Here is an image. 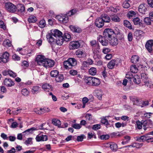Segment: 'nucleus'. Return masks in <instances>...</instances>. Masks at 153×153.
<instances>
[{"label": "nucleus", "instance_id": "obj_29", "mask_svg": "<svg viewBox=\"0 0 153 153\" xmlns=\"http://www.w3.org/2000/svg\"><path fill=\"white\" fill-rule=\"evenodd\" d=\"M139 58L137 55H134L131 58V61L133 64H137L139 61Z\"/></svg>", "mask_w": 153, "mask_h": 153}, {"label": "nucleus", "instance_id": "obj_17", "mask_svg": "<svg viewBox=\"0 0 153 153\" xmlns=\"http://www.w3.org/2000/svg\"><path fill=\"white\" fill-rule=\"evenodd\" d=\"M36 139L38 142L46 141L48 140V137L46 135L40 134L36 136Z\"/></svg>", "mask_w": 153, "mask_h": 153}, {"label": "nucleus", "instance_id": "obj_7", "mask_svg": "<svg viewBox=\"0 0 153 153\" xmlns=\"http://www.w3.org/2000/svg\"><path fill=\"white\" fill-rule=\"evenodd\" d=\"M97 40L103 46H106L108 44V39L103 36H99L97 38Z\"/></svg>", "mask_w": 153, "mask_h": 153}, {"label": "nucleus", "instance_id": "obj_32", "mask_svg": "<svg viewBox=\"0 0 153 153\" xmlns=\"http://www.w3.org/2000/svg\"><path fill=\"white\" fill-rule=\"evenodd\" d=\"M135 33L137 36L140 38L143 36L145 34V33L143 31L140 30H136Z\"/></svg>", "mask_w": 153, "mask_h": 153}, {"label": "nucleus", "instance_id": "obj_20", "mask_svg": "<svg viewBox=\"0 0 153 153\" xmlns=\"http://www.w3.org/2000/svg\"><path fill=\"white\" fill-rule=\"evenodd\" d=\"M69 28L73 32L75 33H79L82 31L81 28L77 26L71 25L69 26Z\"/></svg>", "mask_w": 153, "mask_h": 153}, {"label": "nucleus", "instance_id": "obj_12", "mask_svg": "<svg viewBox=\"0 0 153 153\" xmlns=\"http://www.w3.org/2000/svg\"><path fill=\"white\" fill-rule=\"evenodd\" d=\"M4 84L7 87H11L14 85V82L11 79L6 78L3 81Z\"/></svg>", "mask_w": 153, "mask_h": 153}, {"label": "nucleus", "instance_id": "obj_23", "mask_svg": "<svg viewBox=\"0 0 153 153\" xmlns=\"http://www.w3.org/2000/svg\"><path fill=\"white\" fill-rule=\"evenodd\" d=\"M42 88L45 91H49V90H52L53 88L52 86L48 84L45 83L42 85Z\"/></svg>", "mask_w": 153, "mask_h": 153}, {"label": "nucleus", "instance_id": "obj_5", "mask_svg": "<svg viewBox=\"0 0 153 153\" xmlns=\"http://www.w3.org/2000/svg\"><path fill=\"white\" fill-rule=\"evenodd\" d=\"M114 33V32L112 29L107 28L104 30L103 35L107 39H110Z\"/></svg>", "mask_w": 153, "mask_h": 153}, {"label": "nucleus", "instance_id": "obj_56", "mask_svg": "<svg viewBox=\"0 0 153 153\" xmlns=\"http://www.w3.org/2000/svg\"><path fill=\"white\" fill-rule=\"evenodd\" d=\"M101 128V125L100 124H97L94 125L92 127V129L94 130H97Z\"/></svg>", "mask_w": 153, "mask_h": 153}, {"label": "nucleus", "instance_id": "obj_21", "mask_svg": "<svg viewBox=\"0 0 153 153\" xmlns=\"http://www.w3.org/2000/svg\"><path fill=\"white\" fill-rule=\"evenodd\" d=\"M41 91V88L38 85L33 86L31 90L32 93L33 94H37Z\"/></svg>", "mask_w": 153, "mask_h": 153}, {"label": "nucleus", "instance_id": "obj_25", "mask_svg": "<svg viewBox=\"0 0 153 153\" xmlns=\"http://www.w3.org/2000/svg\"><path fill=\"white\" fill-rule=\"evenodd\" d=\"M100 18L104 22H109L110 21L109 17L108 15L105 14H102Z\"/></svg>", "mask_w": 153, "mask_h": 153}, {"label": "nucleus", "instance_id": "obj_63", "mask_svg": "<svg viewBox=\"0 0 153 153\" xmlns=\"http://www.w3.org/2000/svg\"><path fill=\"white\" fill-rule=\"evenodd\" d=\"M128 41L129 42L132 41L133 39V35L131 32L129 33L128 35Z\"/></svg>", "mask_w": 153, "mask_h": 153}, {"label": "nucleus", "instance_id": "obj_40", "mask_svg": "<svg viewBox=\"0 0 153 153\" xmlns=\"http://www.w3.org/2000/svg\"><path fill=\"white\" fill-rule=\"evenodd\" d=\"M52 123L55 126H59L60 125L61 122L60 121L56 119H53L52 120Z\"/></svg>", "mask_w": 153, "mask_h": 153}, {"label": "nucleus", "instance_id": "obj_27", "mask_svg": "<svg viewBox=\"0 0 153 153\" xmlns=\"http://www.w3.org/2000/svg\"><path fill=\"white\" fill-rule=\"evenodd\" d=\"M94 77L93 76L87 77L85 79V82L86 83L89 85L93 86Z\"/></svg>", "mask_w": 153, "mask_h": 153}, {"label": "nucleus", "instance_id": "obj_6", "mask_svg": "<svg viewBox=\"0 0 153 153\" xmlns=\"http://www.w3.org/2000/svg\"><path fill=\"white\" fill-rule=\"evenodd\" d=\"M46 58L43 55H39L37 56L36 59V61L39 65H42L44 64Z\"/></svg>", "mask_w": 153, "mask_h": 153}, {"label": "nucleus", "instance_id": "obj_33", "mask_svg": "<svg viewBox=\"0 0 153 153\" xmlns=\"http://www.w3.org/2000/svg\"><path fill=\"white\" fill-rule=\"evenodd\" d=\"M116 64V61L114 60H111L108 64V67L110 69L113 68Z\"/></svg>", "mask_w": 153, "mask_h": 153}, {"label": "nucleus", "instance_id": "obj_53", "mask_svg": "<svg viewBox=\"0 0 153 153\" xmlns=\"http://www.w3.org/2000/svg\"><path fill=\"white\" fill-rule=\"evenodd\" d=\"M71 126L74 128L76 129H79L81 127V126L79 124L75 123L72 124Z\"/></svg>", "mask_w": 153, "mask_h": 153}, {"label": "nucleus", "instance_id": "obj_60", "mask_svg": "<svg viewBox=\"0 0 153 153\" xmlns=\"http://www.w3.org/2000/svg\"><path fill=\"white\" fill-rule=\"evenodd\" d=\"M123 7L125 8H128L130 6L128 2L126 1H124L123 4Z\"/></svg>", "mask_w": 153, "mask_h": 153}, {"label": "nucleus", "instance_id": "obj_46", "mask_svg": "<svg viewBox=\"0 0 153 153\" xmlns=\"http://www.w3.org/2000/svg\"><path fill=\"white\" fill-rule=\"evenodd\" d=\"M101 123L106 126L109 125L108 122L105 117H103L101 120Z\"/></svg>", "mask_w": 153, "mask_h": 153}, {"label": "nucleus", "instance_id": "obj_45", "mask_svg": "<svg viewBox=\"0 0 153 153\" xmlns=\"http://www.w3.org/2000/svg\"><path fill=\"white\" fill-rule=\"evenodd\" d=\"M3 45L4 46H7L8 47H10L11 45V44L9 39H5L3 42Z\"/></svg>", "mask_w": 153, "mask_h": 153}, {"label": "nucleus", "instance_id": "obj_10", "mask_svg": "<svg viewBox=\"0 0 153 153\" xmlns=\"http://www.w3.org/2000/svg\"><path fill=\"white\" fill-rule=\"evenodd\" d=\"M133 22L134 25L140 27H145V24L143 23L142 20L138 17L133 19Z\"/></svg>", "mask_w": 153, "mask_h": 153}, {"label": "nucleus", "instance_id": "obj_35", "mask_svg": "<svg viewBox=\"0 0 153 153\" xmlns=\"http://www.w3.org/2000/svg\"><path fill=\"white\" fill-rule=\"evenodd\" d=\"M28 20L29 23H34L37 21V19L35 16L31 15L29 17Z\"/></svg>", "mask_w": 153, "mask_h": 153}, {"label": "nucleus", "instance_id": "obj_58", "mask_svg": "<svg viewBox=\"0 0 153 153\" xmlns=\"http://www.w3.org/2000/svg\"><path fill=\"white\" fill-rule=\"evenodd\" d=\"M126 78L129 79H131L133 78V76L131 72H128L126 74Z\"/></svg>", "mask_w": 153, "mask_h": 153}, {"label": "nucleus", "instance_id": "obj_16", "mask_svg": "<svg viewBox=\"0 0 153 153\" xmlns=\"http://www.w3.org/2000/svg\"><path fill=\"white\" fill-rule=\"evenodd\" d=\"M51 33L52 35L55 37L56 39L59 37L62 36V32L57 29H55L54 30H51Z\"/></svg>", "mask_w": 153, "mask_h": 153}, {"label": "nucleus", "instance_id": "obj_8", "mask_svg": "<svg viewBox=\"0 0 153 153\" xmlns=\"http://www.w3.org/2000/svg\"><path fill=\"white\" fill-rule=\"evenodd\" d=\"M55 64L54 60L46 58L43 66L46 68H51L53 67Z\"/></svg>", "mask_w": 153, "mask_h": 153}, {"label": "nucleus", "instance_id": "obj_9", "mask_svg": "<svg viewBox=\"0 0 153 153\" xmlns=\"http://www.w3.org/2000/svg\"><path fill=\"white\" fill-rule=\"evenodd\" d=\"M80 45L78 41H72L70 43V48L71 50L78 49L80 46Z\"/></svg>", "mask_w": 153, "mask_h": 153}, {"label": "nucleus", "instance_id": "obj_15", "mask_svg": "<svg viewBox=\"0 0 153 153\" xmlns=\"http://www.w3.org/2000/svg\"><path fill=\"white\" fill-rule=\"evenodd\" d=\"M9 54L6 51L4 52L1 56L2 61L4 63L8 62L9 60Z\"/></svg>", "mask_w": 153, "mask_h": 153}, {"label": "nucleus", "instance_id": "obj_19", "mask_svg": "<svg viewBox=\"0 0 153 153\" xmlns=\"http://www.w3.org/2000/svg\"><path fill=\"white\" fill-rule=\"evenodd\" d=\"M144 129L146 130L147 128H153V122L151 120H148L144 122V125H143Z\"/></svg>", "mask_w": 153, "mask_h": 153}, {"label": "nucleus", "instance_id": "obj_62", "mask_svg": "<svg viewBox=\"0 0 153 153\" xmlns=\"http://www.w3.org/2000/svg\"><path fill=\"white\" fill-rule=\"evenodd\" d=\"M12 58L15 60L19 61L20 59V57L16 54H14L12 56Z\"/></svg>", "mask_w": 153, "mask_h": 153}, {"label": "nucleus", "instance_id": "obj_4", "mask_svg": "<svg viewBox=\"0 0 153 153\" xmlns=\"http://www.w3.org/2000/svg\"><path fill=\"white\" fill-rule=\"evenodd\" d=\"M6 9L11 13H14L16 11L17 7L13 4L10 2H6L5 4Z\"/></svg>", "mask_w": 153, "mask_h": 153}, {"label": "nucleus", "instance_id": "obj_36", "mask_svg": "<svg viewBox=\"0 0 153 153\" xmlns=\"http://www.w3.org/2000/svg\"><path fill=\"white\" fill-rule=\"evenodd\" d=\"M131 139V137L128 136H126L124 137V139L122 142L123 145L126 144L128 143Z\"/></svg>", "mask_w": 153, "mask_h": 153}, {"label": "nucleus", "instance_id": "obj_1", "mask_svg": "<svg viewBox=\"0 0 153 153\" xmlns=\"http://www.w3.org/2000/svg\"><path fill=\"white\" fill-rule=\"evenodd\" d=\"M65 68L67 69L71 68L77 64V61L74 58H70L63 62Z\"/></svg>", "mask_w": 153, "mask_h": 153}, {"label": "nucleus", "instance_id": "obj_52", "mask_svg": "<svg viewBox=\"0 0 153 153\" xmlns=\"http://www.w3.org/2000/svg\"><path fill=\"white\" fill-rule=\"evenodd\" d=\"M151 20L149 17H146L144 19V22L146 24L149 25H151Z\"/></svg>", "mask_w": 153, "mask_h": 153}, {"label": "nucleus", "instance_id": "obj_54", "mask_svg": "<svg viewBox=\"0 0 153 153\" xmlns=\"http://www.w3.org/2000/svg\"><path fill=\"white\" fill-rule=\"evenodd\" d=\"M133 81L134 82L137 84H139L140 82V78H138L137 76L133 77Z\"/></svg>", "mask_w": 153, "mask_h": 153}, {"label": "nucleus", "instance_id": "obj_3", "mask_svg": "<svg viewBox=\"0 0 153 153\" xmlns=\"http://www.w3.org/2000/svg\"><path fill=\"white\" fill-rule=\"evenodd\" d=\"M92 50L94 54H97L100 52V46L96 40H92L90 42Z\"/></svg>", "mask_w": 153, "mask_h": 153}, {"label": "nucleus", "instance_id": "obj_34", "mask_svg": "<svg viewBox=\"0 0 153 153\" xmlns=\"http://www.w3.org/2000/svg\"><path fill=\"white\" fill-rule=\"evenodd\" d=\"M93 80V86H97L100 85V81L99 78L94 77Z\"/></svg>", "mask_w": 153, "mask_h": 153}, {"label": "nucleus", "instance_id": "obj_44", "mask_svg": "<svg viewBox=\"0 0 153 153\" xmlns=\"http://www.w3.org/2000/svg\"><path fill=\"white\" fill-rule=\"evenodd\" d=\"M22 94L25 96H27L29 94V91L27 88H23L21 91Z\"/></svg>", "mask_w": 153, "mask_h": 153}, {"label": "nucleus", "instance_id": "obj_59", "mask_svg": "<svg viewBox=\"0 0 153 153\" xmlns=\"http://www.w3.org/2000/svg\"><path fill=\"white\" fill-rule=\"evenodd\" d=\"M29 65V63L26 61H23L22 63V65L24 68H27L28 67Z\"/></svg>", "mask_w": 153, "mask_h": 153}, {"label": "nucleus", "instance_id": "obj_24", "mask_svg": "<svg viewBox=\"0 0 153 153\" xmlns=\"http://www.w3.org/2000/svg\"><path fill=\"white\" fill-rule=\"evenodd\" d=\"M53 36L52 35L51 33H48V34L46 35V38L49 43H51L55 42L56 39L53 38Z\"/></svg>", "mask_w": 153, "mask_h": 153}, {"label": "nucleus", "instance_id": "obj_42", "mask_svg": "<svg viewBox=\"0 0 153 153\" xmlns=\"http://www.w3.org/2000/svg\"><path fill=\"white\" fill-rule=\"evenodd\" d=\"M17 6V9L18 11L22 12L25 11V7L23 4H19Z\"/></svg>", "mask_w": 153, "mask_h": 153}, {"label": "nucleus", "instance_id": "obj_11", "mask_svg": "<svg viewBox=\"0 0 153 153\" xmlns=\"http://www.w3.org/2000/svg\"><path fill=\"white\" fill-rule=\"evenodd\" d=\"M76 56L79 58H84L86 56V53L85 51L81 49H78L75 52Z\"/></svg>", "mask_w": 153, "mask_h": 153}, {"label": "nucleus", "instance_id": "obj_13", "mask_svg": "<svg viewBox=\"0 0 153 153\" xmlns=\"http://www.w3.org/2000/svg\"><path fill=\"white\" fill-rule=\"evenodd\" d=\"M145 47L149 52H152L153 50V40H150L148 41L146 43Z\"/></svg>", "mask_w": 153, "mask_h": 153}, {"label": "nucleus", "instance_id": "obj_39", "mask_svg": "<svg viewBox=\"0 0 153 153\" xmlns=\"http://www.w3.org/2000/svg\"><path fill=\"white\" fill-rule=\"evenodd\" d=\"M124 25L128 28L131 29H132V27L131 25V24L130 22L127 20H125L124 21Z\"/></svg>", "mask_w": 153, "mask_h": 153}, {"label": "nucleus", "instance_id": "obj_26", "mask_svg": "<svg viewBox=\"0 0 153 153\" xmlns=\"http://www.w3.org/2000/svg\"><path fill=\"white\" fill-rule=\"evenodd\" d=\"M95 93L97 97L99 100H101L103 93L102 90H98L95 91Z\"/></svg>", "mask_w": 153, "mask_h": 153}, {"label": "nucleus", "instance_id": "obj_47", "mask_svg": "<svg viewBox=\"0 0 153 153\" xmlns=\"http://www.w3.org/2000/svg\"><path fill=\"white\" fill-rule=\"evenodd\" d=\"M46 25L45 21L44 20L42 19L39 22V26L41 27H44Z\"/></svg>", "mask_w": 153, "mask_h": 153}, {"label": "nucleus", "instance_id": "obj_64", "mask_svg": "<svg viewBox=\"0 0 153 153\" xmlns=\"http://www.w3.org/2000/svg\"><path fill=\"white\" fill-rule=\"evenodd\" d=\"M69 73L72 75L75 76L77 74V71L76 70H71L70 71Z\"/></svg>", "mask_w": 153, "mask_h": 153}, {"label": "nucleus", "instance_id": "obj_31", "mask_svg": "<svg viewBox=\"0 0 153 153\" xmlns=\"http://www.w3.org/2000/svg\"><path fill=\"white\" fill-rule=\"evenodd\" d=\"M62 36L64 39V41L66 42H68L70 40L71 38V35L68 33H64L63 36Z\"/></svg>", "mask_w": 153, "mask_h": 153}, {"label": "nucleus", "instance_id": "obj_37", "mask_svg": "<svg viewBox=\"0 0 153 153\" xmlns=\"http://www.w3.org/2000/svg\"><path fill=\"white\" fill-rule=\"evenodd\" d=\"M97 69L94 67L91 68L89 70V74L91 75H95L97 73Z\"/></svg>", "mask_w": 153, "mask_h": 153}, {"label": "nucleus", "instance_id": "obj_2", "mask_svg": "<svg viewBox=\"0 0 153 153\" xmlns=\"http://www.w3.org/2000/svg\"><path fill=\"white\" fill-rule=\"evenodd\" d=\"M141 75L142 82L143 83V85L150 88L152 86V84L150 81V79L148 78L147 75H146L145 73H141Z\"/></svg>", "mask_w": 153, "mask_h": 153}, {"label": "nucleus", "instance_id": "obj_30", "mask_svg": "<svg viewBox=\"0 0 153 153\" xmlns=\"http://www.w3.org/2000/svg\"><path fill=\"white\" fill-rule=\"evenodd\" d=\"M56 41L57 45L60 46L62 44L64 41L62 36L57 38L56 39Z\"/></svg>", "mask_w": 153, "mask_h": 153}, {"label": "nucleus", "instance_id": "obj_51", "mask_svg": "<svg viewBox=\"0 0 153 153\" xmlns=\"http://www.w3.org/2000/svg\"><path fill=\"white\" fill-rule=\"evenodd\" d=\"M136 13L134 11L132 10L130 11L127 14V16L129 18H131L133 16L136 15Z\"/></svg>", "mask_w": 153, "mask_h": 153}, {"label": "nucleus", "instance_id": "obj_48", "mask_svg": "<svg viewBox=\"0 0 153 153\" xmlns=\"http://www.w3.org/2000/svg\"><path fill=\"white\" fill-rule=\"evenodd\" d=\"M110 147L113 151H116L117 148V146L116 144L113 143L110 145Z\"/></svg>", "mask_w": 153, "mask_h": 153}, {"label": "nucleus", "instance_id": "obj_50", "mask_svg": "<svg viewBox=\"0 0 153 153\" xmlns=\"http://www.w3.org/2000/svg\"><path fill=\"white\" fill-rule=\"evenodd\" d=\"M38 129H37V128H35V127H32L30 128L27 129L24 132H23V133H25L26 132H28L29 133H32L33 131L37 130Z\"/></svg>", "mask_w": 153, "mask_h": 153}, {"label": "nucleus", "instance_id": "obj_61", "mask_svg": "<svg viewBox=\"0 0 153 153\" xmlns=\"http://www.w3.org/2000/svg\"><path fill=\"white\" fill-rule=\"evenodd\" d=\"M9 75L11 77H15L17 76L16 74L13 71L11 70H9Z\"/></svg>", "mask_w": 153, "mask_h": 153}, {"label": "nucleus", "instance_id": "obj_28", "mask_svg": "<svg viewBox=\"0 0 153 153\" xmlns=\"http://www.w3.org/2000/svg\"><path fill=\"white\" fill-rule=\"evenodd\" d=\"M64 77L62 74H58L56 77L55 80L57 82H61L64 80Z\"/></svg>", "mask_w": 153, "mask_h": 153}, {"label": "nucleus", "instance_id": "obj_14", "mask_svg": "<svg viewBox=\"0 0 153 153\" xmlns=\"http://www.w3.org/2000/svg\"><path fill=\"white\" fill-rule=\"evenodd\" d=\"M148 6L145 4H141L138 7L139 11L142 14H145L147 10Z\"/></svg>", "mask_w": 153, "mask_h": 153}, {"label": "nucleus", "instance_id": "obj_18", "mask_svg": "<svg viewBox=\"0 0 153 153\" xmlns=\"http://www.w3.org/2000/svg\"><path fill=\"white\" fill-rule=\"evenodd\" d=\"M95 25L98 28H101L103 26L104 22L100 17L97 18L96 19Z\"/></svg>", "mask_w": 153, "mask_h": 153}, {"label": "nucleus", "instance_id": "obj_22", "mask_svg": "<svg viewBox=\"0 0 153 153\" xmlns=\"http://www.w3.org/2000/svg\"><path fill=\"white\" fill-rule=\"evenodd\" d=\"M110 43L113 46H116L118 44V40L116 38L112 36L108 39Z\"/></svg>", "mask_w": 153, "mask_h": 153}, {"label": "nucleus", "instance_id": "obj_57", "mask_svg": "<svg viewBox=\"0 0 153 153\" xmlns=\"http://www.w3.org/2000/svg\"><path fill=\"white\" fill-rule=\"evenodd\" d=\"M32 140V138H28L27 140H26L25 142V143L27 145L32 144L33 143Z\"/></svg>", "mask_w": 153, "mask_h": 153}, {"label": "nucleus", "instance_id": "obj_38", "mask_svg": "<svg viewBox=\"0 0 153 153\" xmlns=\"http://www.w3.org/2000/svg\"><path fill=\"white\" fill-rule=\"evenodd\" d=\"M77 10L76 9H72L66 14V16H68L73 15L77 12Z\"/></svg>", "mask_w": 153, "mask_h": 153}, {"label": "nucleus", "instance_id": "obj_43", "mask_svg": "<svg viewBox=\"0 0 153 153\" xmlns=\"http://www.w3.org/2000/svg\"><path fill=\"white\" fill-rule=\"evenodd\" d=\"M111 19L113 21L115 22H119L120 20V18L117 16L114 15L112 16Z\"/></svg>", "mask_w": 153, "mask_h": 153}, {"label": "nucleus", "instance_id": "obj_41", "mask_svg": "<svg viewBox=\"0 0 153 153\" xmlns=\"http://www.w3.org/2000/svg\"><path fill=\"white\" fill-rule=\"evenodd\" d=\"M59 74V71L56 70L52 71L50 73L51 76L53 77H56Z\"/></svg>", "mask_w": 153, "mask_h": 153}, {"label": "nucleus", "instance_id": "obj_49", "mask_svg": "<svg viewBox=\"0 0 153 153\" xmlns=\"http://www.w3.org/2000/svg\"><path fill=\"white\" fill-rule=\"evenodd\" d=\"M130 70L132 73H135L137 72V69L136 65H132L130 67Z\"/></svg>", "mask_w": 153, "mask_h": 153}, {"label": "nucleus", "instance_id": "obj_55", "mask_svg": "<svg viewBox=\"0 0 153 153\" xmlns=\"http://www.w3.org/2000/svg\"><path fill=\"white\" fill-rule=\"evenodd\" d=\"M109 136L108 135H101L99 136V138L101 140H106L109 139Z\"/></svg>", "mask_w": 153, "mask_h": 153}]
</instances>
